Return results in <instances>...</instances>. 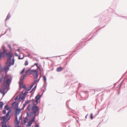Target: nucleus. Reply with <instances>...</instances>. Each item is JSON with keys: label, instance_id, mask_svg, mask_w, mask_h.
Segmentation results:
<instances>
[{"label": "nucleus", "instance_id": "11", "mask_svg": "<svg viewBox=\"0 0 127 127\" xmlns=\"http://www.w3.org/2000/svg\"><path fill=\"white\" fill-rule=\"evenodd\" d=\"M32 70H27L25 72V73H26L28 75H30L31 74H32Z\"/></svg>", "mask_w": 127, "mask_h": 127}, {"label": "nucleus", "instance_id": "29", "mask_svg": "<svg viewBox=\"0 0 127 127\" xmlns=\"http://www.w3.org/2000/svg\"><path fill=\"white\" fill-rule=\"evenodd\" d=\"M6 110H3V113L4 114H5L6 113Z\"/></svg>", "mask_w": 127, "mask_h": 127}, {"label": "nucleus", "instance_id": "38", "mask_svg": "<svg viewBox=\"0 0 127 127\" xmlns=\"http://www.w3.org/2000/svg\"><path fill=\"white\" fill-rule=\"evenodd\" d=\"M36 87V86H35L34 88H35Z\"/></svg>", "mask_w": 127, "mask_h": 127}, {"label": "nucleus", "instance_id": "26", "mask_svg": "<svg viewBox=\"0 0 127 127\" xmlns=\"http://www.w3.org/2000/svg\"><path fill=\"white\" fill-rule=\"evenodd\" d=\"M34 65H36V66H37V67L38 68H39V69L40 70V68H39V67L38 66V64H37V63H35L34 64Z\"/></svg>", "mask_w": 127, "mask_h": 127}, {"label": "nucleus", "instance_id": "32", "mask_svg": "<svg viewBox=\"0 0 127 127\" xmlns=\"http://www.w3.org/2000/svg\"><path fill=\"white\" fill-rule=\"evenodd\" d=\"M0 92L1 94H3V92L2 89H0Z\"/></svg>", "mask_w": 127, "mask_h": 127}, {"label": "nucleus", "instance_id": "2", "mask_svg": "<svg viewBox=\"0 0 127 127\" xmlns=\"http://www.w3.org/2000/svg\"><path fill=\"white\" fill-rule=\"evenodd\" d=\"M33 106L32 107V110L33 112V113L35 116L36 113L39 110V109L38 107L36 106L37 105L33 104Z\"/></svg>", "mask_w": 127, "mask_h": 127}, {"label": "nucleus", "instance_id": "3", "mask_svg": "<svg viewBox=\"0 0 127 127\" xmlns=\"http://www.w3.org/2000/svg\"><path fill=\"white\" fill-rule=\"evenodd\" d=\"M41 95H37L35 97V100L32 99V104L37 105L38 103V100L41 97Z\"/></svg>", "mask_w": 127, "mask_h": 127}, {"label": "nucleus", "instance_id": "34", "mask_svg": "<svg viewBox=\"0 0 127 127\" xmlns=\"http://www.w3.org/2000/svg\"><path fill=\"white\" fill-rule=\"evenodd\" d=\"M26 104H24L23 105V109L24 108V107L26 106Z\"/></svg>", "mask_w": 127, "mask_h": 127}, {"label": "nucleus", "instance_id": "35", "mask_svg": "<svg viewBox=\"0 0 127 127\" xmlns=\"http://www.w3.org/2000/svg\"><path fill=\"white\" fill-rule=\"evenodd\" d=\"M15 55L16 56H18V54L17 53H15Z\"/></svg>", "mask_w": 127, "mask_h": 127}, {"label": "nucleus", "instance_id": "16", "mask_svg": "<svg viewBox=\"0 0 127 127\" xmlns=\"http://www.w3.org/2000/svg\"><path fill=\"white\" fill-rule=\"evenodd\" d=\"M31 105L29 104L27 107V109L29 111H30L31 109L32 110V108H31Z\"/></svg>", "mask_w": 127, "mask_h": 127}, {"label": "nucleus", "instance_id": "27", "mask_svg": "<svg viewBox=\"0 0 127 127\" xmlns=\"http://www.w3.org/2000/svg\"><path fill=\"white\" fill-rule=\"evenodd\" d=\"M29 103V101L28 100H27L25 102V104H26V105H27Z\"/></svg>", "mask_w": 127, "mask_h": 127}, {"label": "nucleus", "instance_id": "24", "mask_svg": "<svg viewBox=\"0 0 127 127\" xmlns=\"http://www.w3.org/2000/svg\"><path fill=\"white\" fill-rule=\"evenodd\" d=\"M25 93H23V95L24 96L26 95H27V93H28V92H25Z\"/></svg>", "mask_w": 127, "mask_h": 127}, {"label": "nucleus", "instance_id": "28", "mask_svg": "<svg viewBox=\"0 0 127 127\" xmlns=\"http://www.w3.org/2000/svg\"><path fill=\"white\" fill-rule=\"evenodd\" d=\"M91 118L92 119H93V117L92 114H91Z\"/></svg>", "mask_w": 127, "mask_h": 127}, {"label": "nucleus", "instance_id": "23", "mask_svg": "<svg viewBox=\"0 0 127 127\" xmlns=\"http://www.w3.org/2000/svg\"><path fill=\"white\" fill-rule=\"evenodd\" d=\"M43 80L44 82H45L46 81V78L45 76H43Z\"/></svg>", "mask_w": 127, "mask_h": 127}, {"label": "nucleus", "instance_id": "15", "mask_svg": "<svg viewBox=\"0 0 127 127\" xmlns=\"http://www.w3.org/2000/svg\"><path fill=\"white\" fill-rule=\"evenodd\" d=\"M15 122L16 124H19L20 123L19 121L18 120L17 117L16 116H15Z\"/></svg>", "mask_w": 127, "mask_h": 127}, {"label": "nucleus", "instance_id": "41", "mask_svg": "<svg viewBox=\"0 0 127 127\" xmlns=\"http://www.w3.org/2000/svg\"><path fill=\"white\" fill-rule=\"evenodd\" d=\"M87 118V116H86L85 118Z\"/></svg>", "mask_w": 127, "mask_h": 127}, {"label": "nucleus", "instance_id": "25", "mask_svg": "<svg viewBox=\"0 0 127 127\" xmlns=\"http://www.w3.org/2000/svg\"><path fill=\"white\" fill-rule=\"evenodd\" d=\"M25 70V68H24V69L21 72V74H22L24 72Z\"/></svg>", "mask_w": 127, "mask_h": 127}, {"label": "nucleus", "instance_id": "5", "mask_svg": "<svg viewBox=\"0 0 127 127\" xmlns=\"http://www.w3.org/2000/svg\"><path fill=\"white\" fill-rule=\"evenodd\" d=\"M5 55H6L7 59H12V57H14L13 54L12 52H9L7 53H6V52L5 51Z\"/></svg>", "mask_w": 127, "mask_h": 127}, {"label": "nucleus", "instance_id": "7", "mask_svg": "<svg viewBox=\"0 0 127 127\" xmlns=\"http://www.w3.org/2000/svg\"><path fill=\"white\" fill-rule=\"evenodd\" d=\"M6 81V84L7 85H9L11 82V80L10 79L8 78L7 76H5L4 80V83H5Z\"/></svg>", "mask_w": 127, "mask_h": 127}, {"label": "nucleus", "instance_id": "14", "mask_svg": "<svg viewBox=\"0 0 127 127\" xmlns=\"http://www.w3.org/2000/svg\"><path fill=\"white\" fill-rule=\"evenodd\" d=\"M4 109L6 110H8V112H8L9 111H10V110L9 109V108L8 106V105H5V108H4ZM10 112H9L10 113Z\"/></svg>", "mask_w": 127, "mask_h": 127}, {"label": "nucleus", "instance_id": "6", "mask_svg": "<svg viewBox=\"0 0 127 127\" xmlns=\"http://www.w3.org/2000/svg\"><path fill=\"white\" fill-rule=\"evenodd\" d=\"M38 71L36 70H32V74L33 76L34 79H37L38 77Z\"/></svg>", "mask_w": 127, "mask_h": 127}, {"label": "nucleus", "instance_id": "9", "mask_svg": "<svg viewBox=\"0 0 127 127\" xmlns=\"http://www.w3.org/2000/svg\"><path fill=\"white\" fill-rule=\"evenodd\" d=\"M23 80H20V81L19 82V84L20 85V88H25L26 87V86L23 84Z\"/></svg>", "mask_w": 127, "mask_h": 127}, {"label": "nucleus", "instance_id": "1", "mask_svg": "<svg viewBox=\"0 0 127 127\" xmlns=\"http://www.w3.org/2000/svg\"><path fill=\"white\" fill-rule=\"evenodd\" d=\"M9 112L10 111H9L5 116L1 117V120L3 121L2 127H7L6 125V123L10 118V116L9 114Z\"/></svg>", "mask_w": 127, "mask_h": 127}, {"label": "nucleus", "instance_id": "31", "mask_svg": "<svg viewBox=\"0 0 127 127\" xmlns=\"http://www.w3.org/2000/svg\"><path fill=\"white\" fill-rule=\"evenodd\" d=\"M3 79V76H2L0 77V82Z\"/></svg>", "mask_w": 127, "mask_h": 127}, {"label": "nucleus", "instance_id": "39", "mask_svg": "<svg viewBox=\"0 0 127 127\" xmlns=\"http://www.w3.org/2000/svg\"><path fill=\"white\" fill-rule=\"evenodd\" d=\"M28 56H29L30 57V55H29V54H28Z\"/></svg>", "mask_w": 127, "mask_h": 127}, {"label": "nucleus", "instance_id": "37", "mask_svg": "<svg viewBox=\"0 0 127 127\" xmlns=\"http://www.w3.org/2000/svg\"><path fill=\"white\" fill-rule=\"evenodd\" d=\"M22 59V58H20V57H19V59Z\"/></svg>", "mask_w": 127, "mask_h": 127}, {"label": "nucleus", "instance_id": "30", "mask_svg": "<svg viewBox=\"0 0 127 127\" xmlns=\"http://www.w3.org/2000/svg\"><path fill=\"white\" fill-rule=\"evenodd\" d=\"M20 98L22 100H23L24 99V97L23 96H20Z\"/></svg>", "mask_w": 127, "mask_h": 127}, {"label": "nucleus", "instance_id": "8", "mask_svg": "<svg viewBox=\"0 0 127 127\" xmlns=\"http://www.w3.org/2000/svg\"><path fill=\"white\" fill-rule=\"evenodd\" d=\"M35 118V117H33L32 118L31 120L29 121L28 124V125L29 126V127H30L31 126L32 123L34 121Z\"/></svg>", "mask_w": 127, "mask_h": 127}, {"label": "nucleus", "instance_id": "10", "mask_svg": "<svg viewBox=\"0 0 127 127\" xmlns=\"http://www.w3.org/2000/svg\"><path fill=\"white\" fill-rule=\"evenodd\" d=\"M31 89V88L30 87H28V88H25L24 89L22 92H28V91H30Z\"/></svg>", "mask_w": 127, "mask_h": 127}, {"label": "nucleus", "instance_id": "36", "mask_svg": "<svg viewBox=\"0 0 127 127\" xmlns=\"http://www.w3.org/2000/svg\"><path fill=\"white\" fill-rule=\"evenodd\" d=\"M35 127H39V126L38 125H36L35 126Z\"/></svg>", "mask_w": 127, "mask_h": 127}, {"label": "nucleus", "instance_id": "17", "mask_svg": "<svg viewBox=\"0 0 127 127\" xmlns=\"http://www.w3.org/2000/svg\"><path fill=\"white\" fill-rule=\"evenodd\" d=\"M21 110L20 109H16V113L18 114L21 112Z\"/></svg>", "mask_w": 127, "mask_h": 127}, {"label": "nucleus", "instance_id": "21", "mask_svg": "<svg viewBox=\"0 0 127 127\" xmlns=\"http://www.w3.org/2000/svg\"><path fill=\"white\" fill-rule=\"evenodd\" d=\"M10 17V15L9 14H8L7 15V16L6 17V20H8Z\"/></svg>", "mask_w": 127, "mask_h": 127}, {"label": "nucleus", "instance_id": "4", "mask_svg": "<svg viewBox=\"0 0 127 127\" xmlns=\"http://www.w3.org/2000/svg\"><path fill=\"white\" fill-rule=\"evenodd\" d=\"M15 60L14 57L12 59H8L7 60L6 64L7 65H8L9 66L13 65L14 63Z\"/></svg>", "mask_w": 127, "mask_h": 127}, {"label": "nucleus", "instance_id": "40", "mask_svg": "<svg viewBox=\"0 0 127 127\" xmlns=\"http://www.w3.org/2000/svg\"><path fill=\"white\" fill-rule=\"evenodd\" d=\"M20 50L19 49L18 50V51H19Z\"/></svg>", "mask_w": 127, "mask_h": 127}, {"label": "nucleus", "instance_id": "33", "mask_svg": "<svg viewBox=\"0 0 127 127\" xmlns=\"http://www.w3.org/2000/svg\"><path fill=\"white\" fill-rule=\"evenodd\" d=\"M34 84H33V83H32L31 85V87H30V88H31L33 86V85H34Z\"/></svg>", "mask_w": 127, "mask_h": 127}, {"label": "nucleus", "instance_id": "13", "mask_svg": "<svg viewBox=\"0 0 127 127\" xmlns=\"http://www.w3.org/2000/svg\"><path fill=\"white\" fill-rule=\"evenodd\" d=\"M28 76L27 74H26V73H25V74L24 75L22 76L20 78V80H23V79L25 77H26L27 76Z\"/></svg>", "mask_w": 127, "mask_h": 127}, {"label": "nucleus", "instance_id": "12", "mask_svg": "<svg viewBox=\"0 0 127 127\" xmlns=\"http://www.w3.org/2000/svg\"><path fill=\"white\" fill-rule=\"evenodd\" d=\"M11 66H9L8 65H7V66L4 67V69L6 70H8L9 69L10 67Z\"/></svg>", "mask_w": 127, "mask_h": 127}, {"label": "nucleus", "instance_id": "20", "mask_svg": "<svg viewBox=\"0 0 127 127\" xmlns=\"http://www.w3.org/2000/svg\"><path fill=\"white\" fill-rule=\"evenodd\" d=\"M3 103L2 102H0V107L2 108L3 105Z\"/></svg>", "mask_w": 127, "mask_h": 127}, {"label": "nucleus", "instance_id": "22", "mask_svg": "<svg viewBox=\"0 0 127 127\" xmlns=\"http://www.w3.org/2000/svg\"><path fill=\"white\" fill-rule=\"evenodd\" d=\"M38 81L37 80H35L33 81L32 83H33L34 84H35L36 83V82Z\"/></svg>", "mask_w": 127, "mask_h": 127}, {"label": "nucleus", "instance_id": "19", "mask_svg": "<svg viewBox=\"0 0 127 127\" xmlns=\"http://www.w3.org/2000/svg\"><path fill=\"white\" fill-rule=\"evenodd\" d=\"M28 61L27 60H26V61H25V66H26L28 64Z\"/></svg>", "mask_w": 127, "mask_h": 127}, {"label": "nucleus", "instance_id": "18", "mask_svg": "<svg viewBox=\"0 0 127 127\" xmlns=\"http://www.w3.org/2000/svg\"><path fill=\"white\" fill-rule=\"evenodd\" d=\"M62 70V68L61 67H59L57 68V71L58 72H59L61 71Z\"/></svg>", "mask_w": 127, "mask_h": 127}]
</instances>
